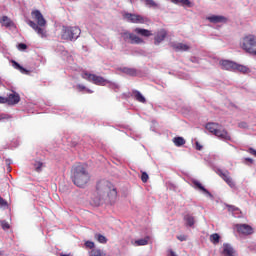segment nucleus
I'll return each instance as SVG.
<instances>
[{
	"instance_id": "nucleus-4",
	"label": "nucleus",
	"mask_w": 256,
	"mask_h": 256,
	"mask_svg": "<svg viewBox=\"0 0 256 256\" xmlns=\"http://www.w3.org/2000/svg\"><path fill=\"white\" fill-rule=\"evenodd\" d=\"M205 127L209 133H212V135H215V137H218V139H222L223 141H231V135H229L227 130L221 129V124L208 122Z\"/></svg>"
},
{
	"instance_id": "nucleus-15",
	"label": "nucleus",
	"mask_w": 256,
	"mask_h": 256,
	"mask_svg": "<svg viewBox=\"0 0 256 256\" xmlns=\"http://www.w3.org/2000/svg\"><path fill=\"white\" fill-rule=\"evenodd\" d=\"M171 47L172 49H174V51H182V52L189 51L191 49V46L183 43H173Z\"/></svg>"
},
{
	"instance_id": "nucleus-5",
	"label": "nucleus",
	"mask_w": 256,
	"mask_h": 256,
	"mask_svg": "<svg viewBox=\"0 0 256 256\" xmlns=\"http://www.w3.org/2000/svg\"><path fill=\"white\" fill-rule=\"evenodd\" d=\"M81 35V28L77 26H63L61 32V39L63 41H75Z\"/></svg>"
},
{
	"instance_id": "nucleus-22",
	"label": "nucleus",
	"mask_w": 256,
	"mask_h": 256,
	"mask_svg": "<svg viewBox=\"0 0 256 256\" xmlns=\"http://www.w3.org/2000/svg\"><path fill=\"white\" fill-rule=\"evenodd\" d=\"M173 143L176 147H183L185 145L186 141L183 137L178 136L173 138Z\"/></svg>"
},
{
	"instance_id": "nucleus-12",
	"label": "nucleus",
	"mask_w": 256,
	"mask_h": 256,
	"mask_svg": "<svg viewBox=\"0 0 256 256\" xmlns=\"http://www.w3.org/2000/svg\"><path fill=\"white\" fill-rule=\"evenodd\" d=\"M165 37H167V31L165 29L159 30L154 37V45H159V43L165 41Z\"/></svg>"
},
{
	"instance_id": "nucleus-44",
	"label": "nucleus",
	"mask_w": 256,
	"mask_h": 256,
	"mask_svg": "<svg viewBox=\"0 0 256 256\" xmlns=\"http://www.w3.org/2000/svg\"><path fill=\"white\" fill-rule=\"evenodd\" d=\"M168 253L170 256H177V253H175V251H173V249H169Z\"/></svg>"
},
{
	"instance_id": "nucleus-37",
	"label": "nucleus",
	"mask_w": 256,
	"mask_h": 256,
	"mask_svg": "<svg viewBox=\"0 0 256 256\" xmlns=\"http://www.w3.org/2000/svg\"><path fill=\"white\" fill-rule=\"evenodd\" d=\"M85 246H86L88 249H94V248H95V243L92 242V241H86V242H85Z\"/></svg>"
},
{
	"instance_id": "nucleus-8",
	"label": "nucleus",
	"mask_w": 256,
	"mask_h": 256,
	"mask_svg": "<svg viewBox=\"0 0 256 256\" xmlns=\"http://www.w3.org/2000/svg\"><path fill=\"white\" fill-rule=\"evenodd\" d=\"M121 37L124 39L125 42L129 41L131 45H141L145 43V41L141 37L127 31L123 32L121 34Z\"/></svg>"
},
{
	"instance_id": "nucleus-18",
	"label": "nucleus",
	"mask_w": 256,
	"mask_h": 256,
	"mask_svg": "<svg viewBox=\"0 0 256 256\" xmlns=\"http://www.w3.org/2000/svg\"><path fill=\"white\" fill-rule=\"evenodd\" d=\"M192 183L196 189H199V191H202V193H205L206 195H209V197H211V192H209L207 188L203 187V184H201V182L193 180Z\"/></svg>"
},
{
	"instance_id": "nucleus-40",
	"label": "nucleus",
	"mask_w": 256,
	"mask_h": 256,
	"mask_svg": "<svg viewBox=\"0 0 256 256\" xmlns=\"http://www.w3.org/2000/svg\"><path fill=\"white\" fill-rule=\"evenodd\" d=\"M178 241H187V236L185 235H179L177 236Z\"/></svg>"
},
{
	"instance_id": "nucleus-45",
	"label": "nucleus",
	"mask_w": 256,
	"mask_h": 256,
	"mask_svg": "<svg viewBox=\"0 0 256 256\" xmlns=\"http://www.w3.org/2000/svg\"><path fill=\"white\" fill-rule=\"evenodd\" d=\"M196 149L197 151H201L203 149V146H201L199 142H196Z\"/></svg>"
},
{
	"instance_id": "nucleus-32",
	"label": "nucleus",
	"mask_w": 256,
	"mask_h": 256,
	"mask_svg": "<svg viewBox=\"0 0 256 256\" xmlns=\"http://www.w3.org/2000/svg\"><path fill=\"white\" fill-rule=\"evenodd\" d=\"M90 256H103V251H101V249H92Z\"/></svg>"
},
{
	"instance_id": "nucleus-2",
	"label": "nucleus",
	"mask_w": 256,
	"mask_h": 256,
	"mask_svg": "<svg viewBox=\"0 0 256 256\" xmlns=\"http://www.w3.org/2000/svg\"><path fill=\"white\" fill-rule=\"evenodd\" d=\"M72 181L76 187H85L91 181V174L87 171V166L77 164L72 170Z\"/></svg>"
},
{
	"instance_id": "nucleus-14",
	"label": "nucleus",
	"mask_w": 256,
	"mask_h": 256,
	"mask_svg": "<svg viewBox=\"0 0 256 256\" xmlns=\"http://www.w3.org/2000/svg\"><path fill=\"white\" fill-rule=\"evenodd\" d=\"M7 99V105H17L21 101V97L17 93L9 94Z\"/></svg>"
},
{
	"instance_id": "nucleus-28",
	"label": "nucleus",
	"mask_w": 256,
	"mask_h": 256,
	"mask_svg": "<svg viewBox=\"0 0 256 256\" xmlns=\"http://www.w3.org/2000/svg\"><path fill=\"white\" fill-rule=\"evenodd\" d=\"M123 72L131 77H135L137 75V70L135 68H124Z\"/></svg>"
},
{
	"instance_id": "nucleus-35",
	"label": "nucleus",
	"mask_w": 256,
	"mask_h": 256,
	"mask_svg": "<svg viewBox=\"0 0 256 256\" xmlns=\"http://www.w3.org/2000/svg\"><path fill=\"white\" fill-rule=\"evenodd\" d=\"M1 227L4 229V231H7V229H11V225L7 221H2L1 222Z\"/></svg>"
},
{
	"instance_id": "nucleus-33",
	"label": "nucleus",
	"mask_w": 256,
	"mask_h": 256,
	"mask_svg": "<svg viewBox=\"0 0 256 256\" xmlns=\"http://www.w3.org/2000/svg\"><path fill=\"white\" fill-rule=\"evenodd\" d=\"M35 167V171H37V173H41L42 169H43V162H36L34 164Z\"/></svg>"
},
{
	"instance_id": "nucleus-34",
	"label": "nucleus",
	"mask_w": 256,
	"mask_h": 256,
	"mask_svg": "<svg viewBox=\"0 0 256 256\" xmlns=\"http://www.w3.org/2000/svg\"><path fill=\"white\" fill-rule=\"evenodd\" d=\"M141 181L142 183H147V181H149V174H147V172H142Z\"/></svg>"
},
{
	"instance_id": "nucleus-13",
	"label": "nucleus",
	"mask_w": 256,
	"mask_h": 256,
	"mask_svg": "<svg viewBox=\"0 0 256 256\" xmlns=\"http://www.w3.org/2000/svg\"><path fill=\"white\" fill-rule=\"evenodd\" d=\"M220 65L224 71H235V62L229 60L220 61Z\"/></svg>"
},
{
	"instance_id": "nucleus-49",
	"label": "nucleus",
	"mask_w": 256,
	"mask_h": 256,
	"mask_svg": "<svg viewBox=\"0 0 256 256\" xmlns=\"http://www.w3.org/2000/svg\"><path fill=\"white\" fill-rule=\"evenodd\" d=\"M3 118L0 117V121L2 120Z\"/></svg>"
},
{
	"instance_id": "nucleus-41",
	"label": "nucleus",
	"mask_w": 256,
	"mask_h": 256,
	"mask_svg": "<svg viewBox=\"0 0 256 256\" xmlns=\"http://www.w3.org/2000/svg\"><path fill=\"white\" fill-rule=\"evenodd\" d=\"M248 153H250V155H254V157H256V150L255 149L249 148Z\"/></svg>"
},
{
	"instance_id": "nucleus-30",
	"label": "nucleus",
	"mask_w": 256,
	"mask_h": 256,
	"mask_svg": "<svg viewBox=\"0 0 256 256\" xmlns=\"http://www.w3.org/2000/svg\"><path fill=\"white\" fill-rule=\"evenodd\" d=\"M95 239L97 240L98 243H102V244L107 243V238L102 234H95Z\"/></svg>"
},
{
	"instance_id": "nucleus-27",
	"label": "nucleus",
	"mask_w": 256,
	"mask_h": 256,
	"mask_svg": "<svg viewBox=\"0 0 256 256\" xmlns=\"http://www.w3.org/2000/svg\"><path fill=\"white\" fill-rule=\"evenodd\" d=\"M175 5H179V3H182L186 7H193V4L189 0H171Z\"/></svg>"
},
{
	"instance_id": "nucleus-23",
	"label": "nucleus",
	"mask_w": 256,
	"mask_h": 256,
	"mask_svg": "<svg viewBox=\"0 0 256 256\" xmlns=\"http://www.w3.org/2000/svg\"><path fill=\"white\" fill-rule=\"evenodd\" d=\"M184 221L188 227H193V225H195V217L190 214L184 216Z\"/></svg>"
},
{
	"instance_id": "nucleus-7",
	"label": "nucleus",
	"mask_w": 256,
	"mask_h": 256,
	"mask_svg": "<svg viewBox=\"0 0 256 256\" xmlns=\"http://www.w3.org/2000/svg\"><path fill=\"white\" fill-rule=\"evenodd\" d=\"M82 79H85L86 81H89L90 83H93L94 85H106L107 80L103 78L102 76H98L96 74L89 73L87 71L82 72L81 75Z\"/></svg>"
},
{
	"instance_id": "nucleus-25",
	"label": "nucleus",
	"mask_w": 256,
	"mask_h": 256,
	"mask_svg": "<svg viewBox=\"0 0 256 256\" xmlns=\"http://www.w3.org/2000/svg\"><path fill=\"white\" fill-rule=\"evenodd\" d=\"M135 245H136L137 247L149 245V236H147V237H145V238H142V239H139V240H136V241H135Z\"/></svg>"
},
{
	"instance_id": "nucleus-19",
	"label": "nucleus",
	"mask_w": 256,
	"mask_h": 256,
	"mask_svg": "<svg viewBox=\"0 0 256 256\" xmlns=\"http://www.w3.org/2000/svg\"><path fill=\"white\" fill-rule=\"evenodd\" d=\"M223 255L224 256H235V250L229 244H223Z\"/></svg>"
},
{
	"instance_id": "nucleus-24",
	"label": "nucleus",
	"mask_w": 256,
	"mask_h": 256,
	"mask_svg": "<svg viewBox=\"0 0 256 256\" xmlns=\"http://www.w3.org/2000/svg\"><path fill=\"white\" fill-rule=\"evenodd\" d=\"M134 98L136 99V101H138L139 103H145V97L143 94H141V92L135 90L133 92Z\"/></svg>"
},
{
	"instance_id": "nucleus-6",
	"label": "nucleus",
	"mask_w": 256,
	"mask_h": 256,
	"mask_svg": "<svg viewBox=\"0 0 256 256\" xmlns=\"http://www.w3.org/2000/svg\"><path fill=\"white\" fill-rule=\"evenodd\" d=\"M240 47L246 53L256 55V36L249 34L243 37L242 41L240 42Z\"/></svg>"
},
{
	"instance_id": "nucleus-31",
	"label": "nucleus",
	"mask_w": 256,
	"mask_h": 256,
	"mask_svg": "<svg viewBox=\"0 0 256 256\" xmlns=\"http://www.w3.org/2000/svg\"><path fill=\"white\" fill-rule=\"evenodd\" d=\"M145 2L148 7H152L153 9H157L159 7L157 2H155L154 0H145Z\"/></svg>"
},
{
	"instance_id": "nucleus-21",
	"label": "nucleus",
	"mask_w": 256,
	"mask_h": 256,
	"mask_svg": "<svg viewBox=\"0 0 256 256\" xmlns=\"http://www.w3.org/2000/svg\"><path fill=\"white\" fill-rule=\"evenodd\" d=\"M12 67H14V69H17L18 71H20V73H23L25 75H27V73H29V71L27 69H25L23 66H21L17 61L12 60Z\"/></svg>"
},
{
	"instance_id": "nucleus-29",
	"label": "nucleus",
	"mask_w": 256,
	"mask_h": 256,
	"mask_svg": "<svg viewBox=\"0 0 256 256\" xmlns=\"http://www.w3.org/2000/svg\"><path fill=\"white\" fill-rule=\"evenodd\" d=\"M221 239V236H219V234L214 233L210 236V241L211 243H213L214 245H217V243H219V240Z\"/></svg>"
},
{
	"instance_id": "nucleus-10",
	"label": "nucleus",
	"mask_w": 256,
	"mask_h": 256,
	"mask_svg": "<svg viewBox=\"0 0 256 256\" xmlns=\"http://www.w3.org/2000/svg\"><path fill=\"white\" fill-rule=\"evenodd\" d=\"M235 227H236V231L240 235L249 236L255 233V230L249 224H236Z\"/></svg>"
},
{
	"instance_id": "nucleus-46",
	"label": "nucleus",
	"mask_w": 256,
	"mask_h": 256,
	"mask_svg": "<svg viewBox=\"0 0 256 256\" xmlns=\"http://www.w3.org/2000/svg\"><path fill=\"white\" fill-rule=\"evenodd\" d=\"M85 91L89 94L93 93V90L86 88Z\"/></svg>"
},
{
	"instance_id": "nucleus-48",
	"label": "nucleus",
	"mask_w": 256,
	"mask_h": 256,
	"mask_svg": "<svg viewBox=\"0 0 256 256\" xmlns=\"http://www.w3.org/2000/svg\"><path fill=\"white\" fill-rule=\"evenodd\" d=\"M239 127H247V124L246 123H240Z\"/></svg>"
},
{
	"instance_id": "nucleus-42",
	"label": "nucleus",
	"mask_w": 256,
	"mask_h": 256,
	"mask_svg": "<svg viewBox=\"0 0 256 256\" xmlns=\"http://www.w3.org/2000/svg\"><path fill=\"white\" fill-rule=\"evenodd\" d=\"M18 48H19V49H22V50H25V49H27V44L20 43V44L18 45Z\"/></svg>"
},
{
	"instance_id": "nucleus-11",
	"label": "nucleus",
	"mask_w": 256,
	"mask_h": 256,
	"mask_svg": "<svg viewBox=\"0 0 256 256\" xmlns=\"http://www.w3.org/2000/svg\"><path fill=\"white\" fill-rule=\"evenodd\" d=\"M219 176L233 189L235 187V182L233 181V178L229 175V171H218Z\"/></svg>"
},
{
	"instance_id": "nucleus-26",
	"label": "nucleus",
	"mask_w": 256,
	"mask_h": 256,
	"mask_svg": "<svg viewBox=\"0 0 256 256\" xmlns=\"http://www.w3.org/2000/svg\"><path fill=\"white\" fill-rule=\"evenodd\" d=\"M236 66H234V71H239V73H247L249 71V68L247 66L237 64L235 63Z\"/></svg>"
},
{
	"instance_id": "nucleus-17",
	"label": "nucleus",
	"mask_w": 256,
	"mask_h": 256,
	"mask_svg": "<svg viewBox=\"0 0 256 256\" xmlns=\"http://www.w3.org/2000/svg\"><path fill=\"white\" fill-rule=\"evenodd\" d=\"M134 32L137 35H141V37H151V35H153V33H151V30L143 29V28H135Z\"/></svg>"
},
{
	"instance_id": "nucleus-38",
	"label": "nucleus",
	"mask_w": 256,
	"mask_h": 256,
	"mask_svg": "<svg viewBox=\"0 0 256 256\" xmlns=\"http://www.w3.org/2000/svg\"><path fill=\"white\" fill-rule=\"evenodd\" d=\"M76 89H78L80 92L85 91V89H87V87H85L83 84H78L76 86Z\"/></svg>"
},
{
	"instance_id": "nucleus-16",
	"label": "nucleus",
	"mask_w": 256,
	"mask_h": 256,
	"mask_svg": "<svg viewBox=\"0 0 256 256\" xmlns=\"http://www.w3.org/2000/svg\"><path fill=\"white\" fill-rule=\"evenodd\" d=\"M208 21H210V23H227V19L225 18V16H220V15H212L209 16Z\"/></svg>"
},
{
	"instance_id": "nucleus-3",
	"label": "nucleus",
	"mask_w": 256,
	"mask_h": 256,
	"mask_svg": "<svg viewBox=\"0 0 256 256\" xmlns=\"http://www.w3.org/2000/svg\"><path fill=\"white\" fill-rule=\"evenodd\" d=\"M96 193L100 199L108 197L110 201L117 199V189L113 187V184L107 180H100L96 185Z\"/></svg>"
},
{
	"instance_id": "nucleus-36",
	"label": "nucleus",
	"mask_w": 256,
	"mask_h": 256,
	"mask_svg": "<svg viewBox=\"0 0 256 256\" xmlns=\"http://www.w3.org/2000/svg\"><path fill=\"white\" fill-rule=\"evenodd\" d=\"M227 209L230 213H235V211H239V208L233 205H227Z\"/></svg>"
},
{
	"instance_id": "nucleus-47",
	"label": "nucleus",
	"mask_w": 256,
	"mask_h": 256,
	"mask_svg": "<svg viewBox=\"0 0 256 256\" xmlns=\"http://www.w3.org/2000/svg\"><path fill=\"white\" fill-rule=\"evenodd\" d=\"M245 161H248V163H253V160L251 158H245Z\"/></svg>"
},
{
	"instance_id": "nucleus-9",
	"label": "nucleus",
	"mask_w": 256,
	"mask_h": 256,
	"mask_svg": "<svg viewBox=\"0 0 256 256\" xmlns=\"http://www.w3.org/2000/svg\"><path fill=\"white\" fill-rule=\"evenodd\" d=\"M124 19L128 21V23H136V24H143L145 23V18L139 14H132L129 12L124 13Z\"/></svg>"
},
{
	"instance_id": "nucleus-20",
	"label": "nucleus",
	"mask_w": 256,
	"mask_h": 256,
	"mask_svg": "<svg viewBox=\"0 0 256 256\" xmlns=\"http://www.w3.org/2000/svg\"><path fill=\"white\" fill-rule=\"evenodd\" d=\"M0 23L2 27H13V21L11 18H8L7 16H2L0 18Z\"/></svg>"
},
{
	"instance_id": "nucleus-43",
	"label": "nucleus",
	"mask_w": 256,
	"mask_h": 256,
	"mask_svg": "<svg viewBox=\"0 0 256 256\" xmlns=\"http://www.w3.org/2000/svg\"><path fill=\"white\" fill-rule=\"evenodd\" d=\"M0 103H2V104L7 103V97L0 96Z\"/></svg>"
},
{
	"instance_id": "nucleus-1",
	"label": "nucleus",
	"mask_w": 256,
	"mask_h": 256,
	"mask_svg": "<svg viewBox=\"0 0 256 256\" xmlns=\"http://www.w3.org/2000/svg\"><path fill=\"white\" fill-rule=\"evenodd\" d=\"M31 17L36 23L33 20H29V27L34 29L37 35L42 37V39H45V37H47V30L45 29V27H47V20H45V17H43V14L39 10H33Z\"/></svg>"
},
{
	"instance_id": "nucleus-39",
	"label": "nucleus",
	"mask_w": 256,
	"mask_h": 256,
	"mask_svg": "<svg viewBox=\"0 0 256 256\" xmlns=\"http://www.w3.org/2000/svg\"><path fill=\"white\" fill-rule=\"evenodd\" d=\"M5 205H7V201H5V199H3V197L0 196V206L5 207Z\"/></svg>"
}]
</instances>
